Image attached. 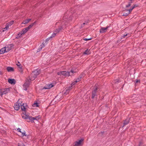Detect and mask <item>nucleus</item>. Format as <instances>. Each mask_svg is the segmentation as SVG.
Instances as JSON below:
<instances>
[{
  "mask_svg": "<svg viewBox=\"0 0 146 146\" xmlns=\"http://www.w3.org/2000/svg\"><path fill=\"white\" fill-rule=\"evenodd\" d=\"M137 7V6L136 5H134V6L133 7H132L131 8L129 9L130 11H132V10H133V9L134 8H135V7Z\"/></svg>",
  "mask_w": 146,
  "mask_h": 146,
  "instance_id": "nucleus-29",
  "label": "nucleus"
},
{
  "mask_svg": "<svg viewBox=\"0 0 146 146\" xmlns=\"http://www.w3.org/2000/svg\"><path fill=\"white\" fill-rule=\"evenodd\" d=\"M129 34H124L123 35H122L121 37V39H122L123 38H125L126 36Z\"/></svg>",
  "mask_w": 146,
  "mask_h": 146,
  "instance_id": "nucleus-25",
  "label": "nucleus"
},
{
  "mask_svg": "<svg viewBox=\"0 0 146 146\" xmlns=\"http://www.w3.org/2000/svg\"><path fill=\"white\" fill-rule=\"evenodd\" d=\"M7 70L8 72H13L14 71L13 68L10 66L7 67Z\"/></svg>",
  "mask_w": 146,
  "mask_h": 146,
  "instance_id": "nucleus-14",
  "label": "nucleus"
},
{
  "mask_svg": "<svg viewBox=\"0 0 146 146\" xmlns=\"http://www.w3.org/2000/svg\"><path fill=\"white\" fill-rule=\"evenodd\" d=\"M54 86V85H53L52 84H49L47 85H46L44 87L45 89H49L52 87Z\"/></svg>",
  "mask_w": 146,
  "mask_h": 146,
  "instance_id": "nucleus-13",
  "label": "nucleus"
},
{
  "mask_svg": "<svg viewBox=\"0 0 146 146\" xmlns=\"http://www.w3.org/2000/svg\"><path fill=\"white\" fill-rule=\"evenodd\" d=\"M139 146H140V145H139Z\"/></svg>",
  "mask_w": 146,
  "mask_h": 146,
  "instance_id": "nucleus-46",
  "label": "nucleus"
},
{
  "mask_svg": "<svg viewBox=\"0 0 146 146\" xmlns=\"http://www.w3.org/2000/svg\"><path fill=\"white\" fill-rule=\"evenodd\" d=\"M83 140L82 139L77 141L75 142L74 145L76 146H80L81 144V143L83 141Z\"/></svg>",
  "mask_w": 146,
  "mask_h": 146,
  "instance_id": "nucleus-9",
  "label": "nucleus"
},
{
  "mask_svg": "<svg viewBox=\"0 0 146 146\" xmlns=\"http://www.w3.org/2000/svg\"><path fill=\"white\" fill-rule=\"evenodd\" d=\"M40 73V71L37 70L33 71L29 77L30 80L32 81L34 80L36 77Z\"/></svg>",
  "mask_w": 146,
  "mask_h": 146,
  "instance_id": "nucleus-2",
  "label": "nucleus"
},
{
  "mask_svg": "<svg viewBox=\"0 0 146 146\" xmlns=\"http://www.w3.org/2000/svg\"><path fill=\"white\" fill-rule=\"evenodd\" d=\"M20 106H21V108L22 110L25 111L26 110V108L25 107V104H20Z\"/></svg>",
  "mask_w": 146,
  "mask_h": 146,
  "instance_id": "nucleus-19",
  "label": "nucleus"
},
{
  "mask_svg": "<svg viewBox=\"0 0 146 146\" xmlns=\"http://www.w3.org/2000/svg\"><path fill=\"white\" fill-rule=\"evenodd\" d=\"M51 38H50V37H48V38L46 39L45 41V42L46 43Z\"/></svg>",
  "mask_w": 146,
  "mask_h": 146,
  "instance_id": "nucleus-33",
  "label": "nucleus"
},
{
  "mask_svg": "<svg viewBox=\"0 0 146 146\" xmlns=\"http://www.w3.org/2000/svg\"><path fill=\"white\" fill-rule=\"evenodd\" d=\"M125 11L127 12L126 13H124L123 14V16H127L131 12V11H130V10L129 9H127L125 10Z\"/></svg>",
  "mask_w": 146,
  "mask_h": 146,
  "instance_id": "nucleus-16",
  "label": "nucleus"
},
{
  "mask_svg": "<svg viewBox=\"0 0 146 146\" xmlns=\"http://www.w3.org/2000/svg\"><path fill=\"white\" fill-rule=\"evenodd\" d=\"M83 39L84 40H85V41H88V40H91V38H88V39H87V38H84Z\"/></svg>",
  "mask_w": 146,
  "mask_h": 146,
  "instance_id": "nucleus-37",
  "label": "nucleus"
},
{
  "mask_svg": "<svg viewBox=\"0 0 146 146\" xmlns=\"http://www.w3.org/2000/svg\"><path fill=\"white\" fill-rule=\"evenodd\" d=\"M56 33L54 32L51 35V36H50V38H53V37H55L56 36Z\"/></svg>",
  "mask_w": 146,
  "mask_h": 146,
  "instance_id": "nucleus-26",
  "label": "nucleus"
},
{
  "mask_svg": "<svg viewBox=\"0 0 146 146\" xmlns=\"http://www.w3.org/2000/svg\"><path fill=\"white\" fill-rule=\"evenodd\" d=\"M10 26L11 25H10L9 23H7L5 27L6 29H7L9 28V26Z\"/></svg>",
  "mask_w": 146,
  "mask_h": 146,
  "instance_id": "nucleus-31",
  "label": "nucleus"
},
{
  "mask_svg": "<svg viewBox=\"0 0 146 146\" xmlns=\"http://www.w3.org/2000/svg\"><path fill=\"white\" fill-rule=\"evenodd\" d=\"M45 46V44L44 43H42V44H41V45L40 46V47H41L42 48H43Z\"/></svg>",
  "mask_w": 146,
  "mask_h": 146,
  "instance_id": "nucleus-32",
  "label": "nucleus"
},
{
  "mask_svg": "<svg viewBox=\"0 0 146 146\" xmlns=\"http://www.w3.org/2000/svg\"><path fill=\"white\" fill-rule=\"evenodd\" d=\"M16 65L18 66V67L21 66V64H20V63L19 62H18V63L17 64H16Z\"/></svg>",
  "mask_w": 146,
  "mask_h": 146,
  "instance_id": "nucleus-34",
  "label": "nucleus"
},
{
  "mask_svg": "<svg viewBox=\"0 0 146 146\" xmlns=\"http://www.w3.org/2000/svg\"><path fill=\"white\" fill-rule=\"evenodd\" d=\"M25 29L27 30V31H28L30 29L29 27H28L25 28Z\"/></svg>",
  "mask_w": 146,
  "mask_h": 146,
  "instance_id": "nucleus-40",
  "label": "nucleus"
},
{
  "mask_svg": "<svg viewBox=\"0 0 146 146\" xmlns=\"http://www.w3.org/2000/svg\"><path fill=\"white\" fill-rule=\"evenodd\" d=\"M129 119H127L125 121L124 123H123V127H124L125 125L127 124L129 122Z\"/></svg>",
  "mask_w": 146,
  "mask_h": 146,
  "instance_id": "nucleus-18",
  "label": "nucleus"
},
{
  "mask_svg": "<svg viewBox=\"0 0 146 146\" xmlns=\"http://www.w3.org/2000/svg\"><path fill=\"white\" fill-rule=\"evenodd\" d=\"M17 130H18V131L19 132H21V129L19 128H18V129H17Z\"/></svg>",
  "mask_w": 146,
  "mask_h": 146,
  "instance_id": "nucleus-42",
  "label": "nucleus"
},
{
  "mask_svg": "<svg viewBox=\"0 0 146 146\" xmlns=\"http://www.w3.org/2000/svg\"><path fill=\"white\" fill-rule=\"evenodd\" d=\"M18 146H25L23 143L21 142H20L18 143Z\"/></svg>",
  "mask_w": 146,
  "mask_h": 146,
  "instance_id": "nucleus-27",
  "label": "nucleus"
},
{
  "mask_svg": "<svg viewBox=\"0 0 146 146\" xmlns=\"http://www.w3.org/2000/svg\"><path fill=\"white\" fill-rule=\"evenodd\" d=\"M109 27V26H107L106 28L101 27L100 31V33H102L106 32Z\"/></svg>",
  "mask_w": 146,
  "mask_h": 146,
  "instance_id": "nucleus-7",
  "label": "nucleus"
},
{
  "mask_svg": "<svg viewBox=\"0 0 146 146\" xmlns=\"http://www.w3.org/2000/svg\"><path fill=\"white\" fill-rule=\"evenodd\" d=\"M27 31V30L25 29V28L23 29V30L21 31V32H22V33L23 35L25 34Z\"/></svg>",
  "mask_w": 146,
  "mask_h": 146,
  "instance_id": "nucleus-23",
  "label": "nucleus"
},
{
  "mask_svg": "<svg viewBox=\"0 0 146 146\" xmlns=\"http://www.w3.org/2000/svg\"><path fill=\"white\" fill-rule=\"evenodd\" d=\"M64 27H61L59 28L58 29H56V30L54 31V33H56V34L58 33L60 31H61L62 29Z\"/></svg>",
  "mask_w": 146,
  "mask_h": 146,
  "instance_id": "nucleus-15",
  "label": "nucleus"
},
{
  "mask_svg": "<svg viewBox=\"0 0 146 146\" xmlns=\"http://www.w3.org/2000/svg\"><path fill=\"white\" fill-rule=\"evenodd\" d=\"M8 82L11 84H15L16 83L15 80L13 79H8Z\"/></svg>",
  "mask_w": 146,
  "mask_h": 146,
  "instance_id": "nucleus-10",
  "label": "nucleus"
},
{
  "mask_svg": "<svg viewBox=\"0 0 146 146\" xmlns=\"http://www.w3.org/2000/svg\"><path fill=\"white\" fill-rule=\"evenodd\" d=\"M3 31H5L7 30V29H6V28L5 27V28H3Z\"/></svg>",
  "mask_w": 146,
  "mask_h": 146,
  "instance_id": "nucleus-41",
  "label": "nucleus"
},
{
  "mask_svg": "<svg viewBox=\"0 0 146 146\" xmlns=\"http://www.w3.org/2000/svg\"><path fill=\"white\" fill-rule=\"evenodd\" d=\"M97 90V87H96L95 89L93 90V91L92 92V98H93L96 95V91Z\"/></svg>",
  "mask_w": 146,
  "mask_h": 146,
  "instance_id": "nucleus-11",
  "label": "nucleus"
},
{
  "mask_svg": "<svg viewBox=\"0 0 146 146\" xmlns=\"http://www.w3.org/2000/svg\"><path fill=\"white\" fill-rule=\"evenodd\" d=\"M13 21H11L10 22H9L8 23H9L10 25H11L13 23Z\"/></svg>",
  "mask_w": 146,
  "mask_h": 146,
  "instance_id": "nucleus-38",
  "label": "nucleus"
},
{
  "mask_svg": "<svg viewBox=\"0 0 146 146\" xmlns=\"http://www.w3.org/2000/svg\"><path fill=\"white\" fill-rule=\"evenodd\" d=\"M19 101V100H18L14 106V108L15 110H18L19 109L20 106V102Z\"/></svg>",
  "mask_w": 146,
  "mask_h": 146,
  "instance_id": "nucleus-5",
  "label": "nucleus"
},
{
  "mask_svg": "<svg viewBox=\"0 0 146 146\" xmlns=\"http://www.w3.org/2000/svg\"><path fill=\"white\" fill-rule=\"evenodd\" d=\"M22 32L21 31L20 32H19L17 35V36L16 37V38H19L21 37V36H22V35H23V34H22Z\"/></svg>",
  "mask_w": 146,
  "mask_h": 146,
  "instance_id": "nucleus-21",
  "label": "nucleus"
},
{
  "mask_svg": "<svg viewBox=\"0 0 146 146\" xmlns=\"http://www.w3.org/2000/svg\"><path fill=\"white\" fill-rule=\"evenodd\" d=\"M90 50H88V49L86 50L83 53L84 54L86 55H89L90 54Z\"/></svg>",
  "mask_w": 146,
  "mask_h": 146,
  "instance_id": "nucleus-22",
  "label": "nucleus"
},
{
  "mask_svg": "<svg viewBox=\"0 0 146 146\" xmlns=\"http://www.w3.org/2000/svg\"><path fill=\"white\" fill-rule=\"evenodd\" d=\"M139 82V80H136V83H137L138 82Z\"/></svg>",
  "mask_w": 146,
  "mask_h": 146,
  "instance_id": "nucleus-43",
  "label": "nucleus"
},
{
  "mask_svg": "<svg viewBox=\"0 0 146 146\" xmlns=\"http://www.w3.org/2000/svg\"><path fill=\"white\" fill-rule=\"evenodd\" d=\"M2 74V72L1 71H0V74Z\"/></svg>",
  "mask_w": 146,
  "mask_h": 146,
  "instance_id": "nucleus-45",
  "label": "nucleus"
},
{
  "mask_svg": "<svg viewBox=\"0 0 146 146\" xmlns=\"http://www.w3.org/2000/svg\"><path fill=\"white\" fill-rule=\"evenodd\" d=\"M33 107H38V104L37 102L33 104Z\"/></svg>",
  "mask_w": 146,
  "mask_h": 146,
  "instance_id": "nucleus-28",
  "label": "nucleus"
},
{
  "mask_svg": "<svg viewBox=\"0 0 146 146\" xmlns=\"http://www.w3.org/2000/svg\"><path fill=\"white\" fill-rule=\"evenodd\" d=\"M11 88H7L0 89V96H1L3 94H5L10 92Z\"/></svg>",
  "mask_w": 146,
  "mask_h": 146,
  "instance_id": "nucleus-4",
  "label": "nucleus"
},
{
  "mask_svg": "<svg viewBox=\"0 0 146 146\" xmlns=\"http://www.w3.org/2000/svg\"><path fill=\"white\" fill-rule=\"evenodd\" d=\"M6 50L5 48V47L1 48L0 50V54H2L6 52Z\"/></svg>",
  "mask_w": 146,
  "mask_h": 146,
  "instance_id": "nucleus-17",
  "label": "nucleus"
},
{
  "mask_svg": "<svg viewBox=\"0 0 146 146\" xmlns=\"http://www.w3.org/2000/svg\"><path fill=\"white\" fill-rule=\"evenodd\" d=\"M132 1H130L129 2L128 4L126 6V7H129L131 5V4L132 3Z\"/></svg>",
  "mask_w": 146,
  "mask_h": 146,
  "instance_id": "nucleus-24",
  "label": "nucleus"
},
{
  "mask_svg": "<svg viewBox=\"0 0 146 146\" xmlns=\"http://www.w3.org/2000/svg\"><path fill=\"white\" fill-rule=\"evenodd\" d=\"M85 24V23H83L82 25V27H83L84 25Z\"/></svg>",
  "mask_w": 146,
  "mask_h": 146,
  "instance_id": "nucleus-44",
  "label": "nucleus"
},
{
  "mask_svg": "<svg viewBox=\"0 0 146 146\" xmlns=\"http://www.w3.org/2000/svg\"><path fill=\"white\" fill-rule=\"evenodd\" d=\"M76 72L74 71L73 70H71L70 72H66V71H61L57 73L58 75L60 76H64L65 77L68 76H71L72 74L74 73H75Z\"/></svg>",
  "mask_w": 146,
  "mask_h": 146,
  "instance_id": "nucleus-1",
  "label": "nucleus"
},
{
  "mask_svg": "<svg viewBox=\"0 0 146 146\" xmlns=\"http://www.w3.org/2000/svg\"><path fill=\"white\" fill-rule=\"evenodd\" d=\"M31 20V19H28L25 21H23L22 23V24H27Z\"/></svg>",
  "mask_w": 146,
  "mask_h": 146,
  "instance_id": "nucleus-20",
  "label": "nucleus"
},
{
  "mask_svg": "<svg viewBox=\"0 0 146 146\" xmlns=\"http://www.w3.org/2000/svg\"><path fill=\"white\" fill-rule=\"evenodd\" d=\"M18 70L19 71L21 72H22L23 71V70L22 68V67L21 66L19 67Z\"/></svg>",
  "mask_w": 146,
  "mask_h": 146,
  "instance_id": "nucleus-30",
  "label": "nucleus"
},
{
  "mask_svg": "<svg viewBox=\"0 0 146 146\" xmlns=\"http://www.w3.org/2000/svg\"><path fill=\"white\" fill-rule=\"evenodd\" d=\"M42 48L40 47V46L39 48L38 49L37 52H38L42 50Z\"/></svg>",
  "mask_w": 146,
  "mask_h": 146,
  "instance_id": "nucleus-36",
  "label": "nucleus"
},
{
  "mask_svg": "<svg viewBox=\"0 0 146 146\" xmlns=\"http://www.w3.org/2000/svg\"><path fill=\"white\" fill-rule=\"evenodd\" d=\"M22 118L24 119H26L27 121L28 122H30V116H29L25 114H23L22 115Z\"/></svg>",
  "mask_w": 146,
  "mask_h": 146,
  "instance_id": "nucleus-6",
  "label": "nucleus"
},
{
  "mask_svg": "<svg viewBox=\"0 0 146 146\" xmlns=\"http://www.w3.org/2000/svg\"><path fill=\"white\" fill-rule=\"evenodd\" d=\"M11 45H8L7 46L5 47V48L6 50V52H8L11 50V47L12 46H11Z\"/></svg>",
  "mask_w": 146,
  "mask_h": 146,
  "instance_id": "nucleus-12",
  "label": "nucleus"
},
{
  "mask_svg": "<svg viewBox=\"0 0 146 146\" xmlns=\"http://www.w3.org/2000/svg\"><path fill=\"white\" fill-rule=\"evenodd\" d=\"M25 134V131L22 133V134L23 135V136H24V135L26 136Z\"/></svg>",
  "mask_w": 146,
  "mask_h": 146,
  "instance_id": "nucleus-39",
  "label": "nucleus"
},
{
  "mask_svg": "<svg viewBox=\"0 0 146 146\" xmlns=\"http://www.w3.org/2000/svg\"><path fill=\"white\" fill-rule=\"evenodd\" d=\"M39 118L40 117L39 116H36L34 117H30V121H31L32 122H34V120H38L39 119Z\"/></svg>",
  "mask_w": 146,
  "mask_h": 146,
  "instance_id": "nucleus-8",
  "label": "nucleus"
},
{
  "mask_svg": "<svg viewBox=\"0 0 146 146\" xmlns=\"http://www.w3.org/2000/svg\"><path fill=\"white\" fill-rule=\"evenodd\" d=\"M32 23L31 25H30L28 27H29V29L31 28L33 25L34 23Z\"/></svg>",
  "mask_w": 146,
  "mask_h": 146,
  "instance_id": "nucleus-35",
  "label": "nucleus"
},
{
  "mask_svg": "<svg viewBox=\"0 0 146 146\" xmlns=\"http://www.w3.org/2000/svg\"><path fill=\"white\" fill-rule=\"evenodd\" d=\"M81 78L80 77V78H78L74 80V81L73 82H72V83L71 84L72 86L70 87H68V88H67V89H66V92L64 93V94H66V93H68L69 92V91L72 88V86L73 85H74L76 83H77V82H78L79 81H80L81 80Z\"/></svg>",
  "mask_w": 146,
  "mask_h": 146,
  "instance_id": "nucleus-3",
  "label": "nucleus"
}]
</instances>
